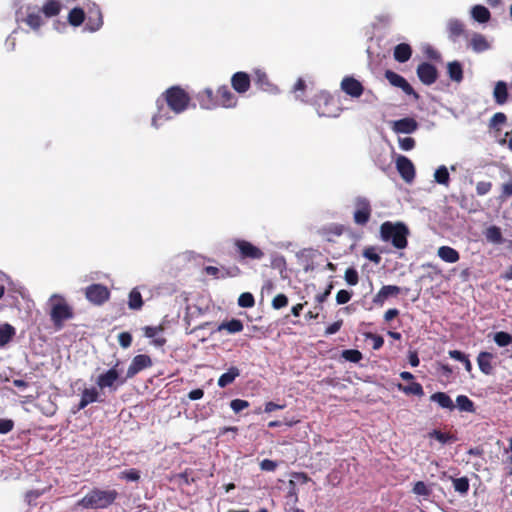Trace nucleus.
<instances>
[{
    "label": "nucleus",
    "instance_id": "5",
    "mask_svg": "<svg viewBox=\"0 0 512 512\" xmlns=\"http://www.w3.org/2000/svg\"><path fill=\"white\" fill-rule=\"evenodd\" d=\"M161 101L175 114H180L189 107L191 97L182 87L172 86L162 94Z\"/></svg>",
    "mask_w": 512,
    "mask_h": 512
},
{
    "label": "nucleus",
    "instance_id": "9",
    "mask_svg": "<svg viewBox=\"0 0 512 512\" xmlns=\"http://www.w3.org/2000/svg\"><path fill=\"white\" fill-rule=\"evenodd\" d=\"M354 206V223L359 226H365L370 221L372 214V207L370 201L365 197H357L355 199Z\"/></svg>",
    "mask_w": 512,
    "mask_h": 512
},
{
    "label": "nucleus",
    "instance_id": "26",
    "mask_svg": "<svg viewBox=\"0 0 512 512\" xmlns=\"http://www.w3.org/2000/svg\"><path fill=\"white\" fill-rule=\"evenodd\" d=\"M447 29H448L449 39L453 42L457 41V39L460 36L465 35V26H464L463 22H461L458 19H451L448 22Z\"/></svg>",
    "mask_w": 512,
    "mask_h": 512
},
{
    "label": "nucleus",
    "instance_id": "25",
    "mask_svg": "<svg viewBox=\"0 0 512 512\" xmlns=\"http://www.w3.org/2000/svg\"><path fill=\"white\" fill-rule=\"evenodd\" d=\"M493 97H494V101L498 105H504L508 101L509 93H508V86H507L506 82H504V81L496 82L494 90H493Z\"/></svg>",
    "mask_w": 512,
    "mask_h": 512
},
{
    "label": "nucleus",
    "instance_id": "15",
    "mask_svg": "<svg viewBox=\"0 0 512 512\" xmlns=\"http://www.w3.org/2000/svg\"><path fill=\"white\" fill-rule=\"evenodd\" d=\"M340 87L345 94L352 98H359L364 92L362 83L353 76H345L340 83Z\"/></svg>",
    "mask_w": 512,
    "mask_h": 512
},
{
    "label": "nucleus",
    "instance_id": "17",
    "mask_svg": "<svg viewBox=\"0 0 512 512\" xmlns=\"http://www.w3.org/2000/svg\"><path fill=\"white\" fill-rule=\"evenodd\" d=\"M401 293V288L396 285H384L381 287V289L375 294V296L372 299V303L375 306H383L385 301L389 297H395Z\"/></svg>",
    "mask_w": 512,
    "mask_h": 512
},
{
    "label": "nucleus",
    "instance_id": "53",
    "mask_svg": "<svg viewBox=\"0 0 512 512\" xmlns=\"http://www.w3.org/2000/svg\"><path fill=\"white\" fill-rule=\"evenodd\" d=\"M119 478L127 481H138L140 479V471L135 468L124 470L120 473Z\"/></svg>",
    "mask_w": 512,
    "mask_h": 512
},
{
    "label": "nucleus",
    "instance_id": "60",
    "mask_svg": "<svg viewBox=\"0 0 512 512\" xmlns=\"http://www.w3.org/2000/svg\"><path fill=\"white\" fill-rule=\"evenodd\" d=\"M249 402L242 399H234L230 402V407L235 413H239L240 411L249 407Z\"/></svg>",
    "mask_w": 512,
    "mask_h": 512
},
{
    "label": "nucleus",
    "instance_id": "45",
    "mask_svg": "<svg viewBox=\"0 0 512 512\" xmlns=\"http://www.w3.org/2000/svg\"><path fill=\"white\" fill-rule=\"evenodd\" d=\"M456 405L460 411H465V412H470V413L475 412L474 402L466 395L457 396Z\"/></svg>",
    "mask_w": 512,
    "mask_h": 512
},
{
    "label": "nucleus",
    "instance_id": "56",
    "mask_svg": "<svg viewBox=\"0 0 512 512\" xmlns=\"http://www.w3.org/2000/svg\"><path fill=\"white\" fill-rule=\"evenodd\" d=\"M366 338L367 339H371L373 344H372V348L373 350H379L383 344H384V339L382 336L378 335V334H374V333H366L365 334Z\"/></svg>",
    "mask_w": 512,
    "mask_h": 512
},
{
    "label": "nucleus",
    "instance_id": "46",
    "mask_svg": "<svg viewBox=\"0 0 512 512\" xmlns=\"http://www.w3.org/2000/svg\"><path fill=\"white\" fill-rule=\"evenodd\" d=\"M453 488L456 492L460 493L461 495H466L469 491L470 484L469 479L466 476L460 477V478H453L451 477Z\"/></svg>",
    "mask_w": 512,
    "mask_h": 512
},
{
    "label": "nucleus",
    "instance_id": "58",
    "mask_svg": "<svg viewBox=\"0 0 512 512\" xmlns=\"http://www.w3.org/2000/svg\"><path fill=\"white\" fill-rule=\"evenodd\" d=\"M363 256L375 264H379L381 262L380 255L376 253L373 247H368L364 249Z\"/></svg>",
    "mask_w": 512,
    "mask_h": 512
},
{
    "label": "nucleus",
    "instance_id": "8",
    "mask_svg": "<svg viewBox=\"0 0 512 512\" xmlns=\"http://www.w3.org/2000/svg\"><path fill=\"white\" fill-rule=\"evenodd\" d=\"M17 22L24 23L33 31H38L43 24L41 12L36 6H27L17 12Z\"/></svg>",
    "mask_w": 512,
    "mask_h": 512
},
{
    "label": "nucleus",
    "instance_id": "42",
    "mask_svg": "<svg viewBox=\"0 0 512 512\" xmlns=\"http://www.w3.org/2000/svg\"><path fill=\"white\" fill-rule=\"evenodd\" d=\"M484 234L488 242L501 244L504 241L502 231L498 226L492 225L488 227Z\"/></svg>",
    "mask_w": 512,
    "mask_h": 512
},
{
    "label": "nucleus",
    "instance_id": "33",
    "mask_svg": "<svg viewBox=\"0 0 512 512\" xmlns=\"http://www.w3.org/2000/svg\"><path fill=\"white\" fill-rule=\"evenodd\" d=\"M254 83L259 89L267 92H271L275 88L273 84L269 81L267 74L261 70L255 71Z\"/></svg>",
    "mask_w": 512,
    "mask_h": 512
},
{
    "label": "nucleus",
    "instance_id": "38",
    "mask_svg": "<svg viewBox=\"0 0 512 512\" xmlns=\"http://www.w3.org/2000/svg\"><path fill=\"white\" fill-rule=\"evenodd\" d=\"M240 375V370L235 367V366H232L228 369L227 372L223 373L219 379H218V386L221 387V388H224L228 385H230L231 383L234 382V380Z\"/></svg>",
    "mask_w": 512,
    "mask_h": 512
},
{
    "label": "nucleus",
    "instance_id": "19",
    "mask_svg": "<svg viewBox=\"0 0 512 512\" xmlns=\"http://www.w3.org/2000/svg\"><path fill=\"white\" fill-rule=\"evenodd\" d=\"M251 85V79L246 72H236L231 77V86L239 94L246 93Z\"/></svg>",
    "mask_w": 512,
    "mask_h": 512
},
{
    "label": "nucleus",
    "instance_id": "41",
    "mask_svg": "<svg viewBox=\"0 0 512 512\" xmlns=\"http://www.w3.org/2000/svg\"><path fill=\"white\" fill-rule=\"evenodd\" d=\"M143 304L144 302L140 291L137 288H133L128 296V307L131 310H140Z\"/></svg>",
    "mask_w": 512,
    "mask_h": 512
},
{
    "label": "nucleus",
    "instance_id": "2",
    "mask_svg": "<svg viewBox=\"0 0 512 512\" xmlns=\"http://www.w3.org/2000/svg\"><path fill=\"white\" fill-rule=\"evenodd\" d=\"M313 105L320 117L336 118L343 111L340 97L328 91L318 92L314 96Z\"/></svg>",
    "mask_w": 512,
    "mask_h": 512
},
{
    "label": "nucleus",
    "instance_id": "34",
    "mask_svg": "<svg viewBox=\"0 0 512 512\" xmlns=\"http://www.w3.org/2000/svg\"><path fill=\"white\" fill-rule=\"evenodd\" d=\"M67 19L71 26L79 27L86 20V11L83 8L75 7L70 10Z\"/></svg>",
    "mask_w": 512,
    "mask_h": 512
},
{
    "label": "nucleus",
    "instance_id": "1",
    "mask_svg": "<svg viewBox=\"0 0 512 512\" xmlns=\"http://www.w3.org/2000/svg\"><path fill=\"white\" fill-rule=\"evenodd\" d=\"M118 498V492L115 489L101 490L93 488L77 503L84 509H105L112 505Z\"/></svg>",
    "mask_w": 512,
    "mask_h": 512
},
{
    "label": "nucleus",
    "instance_id": "28",
    "mask_svg": "<svg viewBox=\"0 0 512 512\" xmlns=\"http://www.w3.org/2000/svg\"><path fill=\"white\" fill-rule=\"evenodd\" d=\"M158 111L152 117V126L158 129L164 121L170 120L169 112L164 108V103L159 98L157 100Z\"/></svg>",
    "mask_w": 512,
    "mask_h": 512
},
{
    "label": "nucleus",
    "instance_id": "20",
    "mask_svg": "<svg viewBox=\"0 0 512 512\" xmlns=\"http://www.w3.org/2000/svg\"><path fill=\"white\" fill-rule=\"evenodd\" d=\"M418 128L417 121L412 117H405L393 122L392 130L395 133L411 134Z\"/></svg>",
    "mask_w": 512,
    "mask_h": 512
},
{
    "label": "nucleus",
    "instance_id": "30",
    "mask_svg": "<svg viewBox=\"0 0 512 512\" xmlns=\"http://www.w3.org/2000/svg\"><path fill=\"white\" fill-rule=\"evenodd\" d=\"M47 18L55 17L62 10V3L59 0H47L39 9Z\"/></svg>",
    "mask_w": 512,
    "mask_h": 512
},
{
    "label": "nucleus",
    "instance_id": "50",
    "mask_svg": "<svg viewBox=\"0 0 512 512\" xmlns=\"http://www.w3.org/2000/svg\"><path fill=\"white\" fill-rule=\"evenodd\" d=\"M344 279L350 286H355L359 282L358 271L354 267H349L345 270Z\"/></svg>",
    "mask_w": 512,
    "mask_h": 512
},
{
    "label": "nucleus",
    "instance_id": "54",
    "mask_svg": "<svg viewBox=\"0 0 512 512\" xmlns=\"http://www.w3.org/2000/svg\"><path fill=\"white\" fill-rule=\"evenodd\" d=\"M506 121H507L506 115L502 112H497L490 119L489 126H490V128L498 129V126L505 124Z\"/></svg>",
    "mask_w": 512,
    "mask_h": 512
},
{
    "label": "nucleus",
    "instance_id": "47",
    "mask_svg": "<svg viewBox=\"0 0 512 512\" xmlns=\"http://www.w3.org/2000/svg\"><path fill=\"white\" fill-rule=\"evenodd\" d=\"M493 339L499 347H506L512 343V335L505 331L496 332Z\"/></svg>",
    "mask_w": 512,
    "mask_h": 512
},
{
    "label": "nucleus",
    "instance_id": "22",
    "mask_svg": "<svg viewBox=\"0 0 512 512\" xmlns=\"http://www.w3.org/2000/svg\"><path fill=\"white\" fill-rule=\"evenodd\" d=\"M494 359V355L487 351H481L477 356V364L479 366L480 371L485 375H492L494 371V367L492 365V361Z\"/></svg>",
    "mask_w": 512,
    "mask_h": 512
},
{
    "label": "nucleus",
    "instance_id": "13",
    "mask_svg": "<svg viewBox=\"0 0 512 512\" xmlns=\"http://www.w3.org/2000/svg\"><path fill=\"white\" fill-rule=\"evenodd\" d=\"M419 80L427 86L434 84L438 79L437 68L428 62H422L417 66L416 69Z\"/></svg>",
    "mask_w": 512,
    "mask_h": 512
},
{
    "label": "nucleus",
    "instance_id": "40",
    "mask_svg": "<svg viewBox=\"0 0 512 512\" xmlns=\"http://www.w3.org/2000/svg\"><path fill=\"white\" fill-rule=\"evenodd\" d=\"M471 15L473 19L479 23H486L491 17L488 8L483 5H475L471 10Z\"/></svg>",
    "mask_w": 512,
    "mask_h": 512
},
{
    "label": "nucleus",
    "instance_id": "16",
    "mask_svg": "<svg viewBox=\"0 0 512 512\" xmlns=\"http://www.w3.org/2000/svg\"><path fill=\"white\" fill-rule=\"evenodd\" d=\"M396 168L404 181L410 183L415 178V167L406 156L401 155L397 158Z\"/></svg>",
    "mask_w": 512,
    "mask_h": 512
},
{
    "label": "nucleus",
    "instance_id": "11",
    "mask_svg": "<svg viewBox=\"0 0 512 512\" xmlns=\"http://www.w3.org/2000/svg\"><path fill=\"white\" fill-rule=\"evenodd\" d=\"M103 26V15L100 7L95 4H87L85 30L96 32Z\"/></svg>",
    "mask_w": 512,
    "mask_h": 512
},
{
    "label": "nucleus",
    "instance_id": "27",
    "mask_svg": "<svg viewBox=\"0 0 512 512\" xmlns=\"http://www.w3.org/2000/svg\"><path fill=\"white\" fill-rule=\"evenodd\" d=\"M344 232L342 224L332 223L322 227L319 231L320 235L327 241H333V236H340Z\"/></svg>",
    "mask_w": 512,
    "mask_h": 512
},
{
    "label": "nucleus",
    "instance_id": "37",
    "mask_svg": "<svg viewBox=\"0 0 512 512\" xmlns=\"http://www.w3.org/2000/svg\"><path fill=\"white\" fill-rule=\"evenodd\" d=\"M397 389L403 392L406 395H415V396H423L424 390L420 383L412 381L409 385H403L402 383H398L396 385Z\"/></svg>",
    "mask_w": 512,
    "mask_h": 512
},
{
    "label": "nucleus",
    "instance_id": "24",
    "mask_svg": "<svg viewBox=\"0 0 512 512\" xmlns=\"http://www.w3.org/2000/svg\"><path fill=\"white\" fill-rule=\"evenodd\" d=\"M164 331V326H145L143 327L144 336L147 338L153 339L152 343L157 347H162L166 343V339L164 337H156L158 333Z\"/></svg>",
    "mask_w": 512,
    "mask_h": 512
},
{
    "label": "nucleus",
    "instance_id": "10",
    "mask_svg": "<svg viewBox=\"0 0 512 512\" xmlns=\"http://www.w3.org/2000/svg\"><path fill=\"white\" fill-rule=\"evenodd\" d=\"M85 296L94 305H102L110 298L109 289L102 284H91L85 288Z\"/></svg>",
    "mask_w": 512,
    "mask_h": 512
},
{
    "label": "nucleus",
    "instance_id": "57",
    "mask_svg": "<svg viewBox=\"0 0 512 512\" xmlns=\"http://www.w3.org/2000/svg\"><path fill=\"white\" fill-rule=\"evenodd\" d=\"M399 146L404 151L412 150L415 147V139L412 137L398 138Z\"/></svg>",
    "mask_w": 512,
    "mask_h": 512
},
{
    "label": "nucleus",
    "instance_id": "4",
    "mask_svg": "<svg viewBox=\"0 0 512 512\" xmlns=\"http://www.w3.org/2000/svg\"><path fill=\"white\" fill-rule=\"evenodd\" d=\"M50 318L56 330L64 327V322L74 317L73 308L61 295H53L50 298Z\"/></svg>",
    "mask_w": 512,
    "mask_h": 512
},
{
    "label": "nucleus",
    "instance_id": "36",
    "mask_svg": "<svg viewBox=\"0 0 512 512\" xmlns=\"http://www.w3.org/2000/svg\"><path fill=\"white\" fill-rule=\"evenodd\" d=\"M432 402H436L440 407L453 410L455 405L448 394L445 392H436L430 396Z\"/></svg>",
    "mask_w": 512,
    "mask_h": 512
},
{
    "label": "nucleus",
    "instance_id": "35",
    "mask_svg": "<svg viewBox=\"0 0 512 512\" xmlns=\"http://www.w3.org/2000/svg\"><path fill=\"white\" fill-rule=\"evenodd\" d=\"M447 72L449 78L456 83H460L464 78L462 64L459 61L449 62Z\"/></svg>",
    "mask_w": 512,
    "mask_h": 512
},
{
    "label": "nucleus",
    "instance_id": "62",
    "mask_svg": "<svg viewBox=\"0 0 512 512\" xmlns=\"http://www.w3.org/2000/svg\"><path fill=\"white\" fill-rule=\"evenodd\" d=\"M492 188V183L489 181H480L476 185V193L479 196L486 195L490 192Z\"/></svg>",
    "mask_w": 512,
    "mask_h": 512
},
{
    "label": "nucleus",
    "instance_id": "51",
    "mask_svg": "<svg viewBox=\"0 0 512 512\" xmlns=\"http://www.w3.org/2000/svg\"><path fill=\"white\" fill-rule=\"evenodd\" d=\"M238 305L242 308H251L255 305L254 296L250 292L242 293L238 298Z\"/></svg>",
    "mask_w": 512,
    "mask_h": 512
},
{
    "label": "nucleus",
    "instance_id": "14",
    "mask_svg": "<svg viewBox=\"0 0 512 512\" xmlns=\"http://www.w3.org/2000/svg\"><path fill=\"white\" fill-rule=\"evenodd\" d=\"M152 365H153V362H152V359L150 356H148L146 354L136 355L132 359V361L127 369L126 378L127 379L133 378L139 372H141L144 369L150 368Z\"/></svg>",
    "mask_w": 512,
    "mask_h": 512
},
{
    "label": "nucleus",
    "instance_id": "59",
    "mask_svg": "<svg viewBox=\"0 0 512 512\" xmlns=\"http://www.w3.org/2000/svg\"><path fill=\"white\" fill-rule=\"evenodd\" d=\"M286 498L291 500L294 504L298 502L296 483L293 480H289L288 482V492Z\"/></svg>",
    "mask_w": 512,
    "mask_h": 512
},
{
    "label": "nucleus",
    "instance_id": "52",
    "mask_svg": "<svg viewBox=\"0 0 512 512\" xmlns=\"http://www.w3.org/2000/svg\"><path fill=\"white\" fill-rule=\"evenodd\" d=\"M342 357L347 361L358 363L362 359V353L356 349H347L342 352Z\"/></svg>",
    "mask_w": 512,
    "mask_h": 512
},
{
    "label": "nucleus",
    "instance_id": "12",
    "mask_svg": "<svg viewBox=\"0 0 512 512\" xmlns=\"http://www.w3.org/2000/svg\"><path fill=\"white\" fill-rule=\"evenodd\" d=\"M384 76L390 85L400 88L406 95L413 96L415 100L419 99V94L403 76L392 70H386Z\"/></svg>",
    "mask_w": 512,
    "mask_h": 512
},
{
    "label": "nucleus",
    "instance_id": "64",
    "mask_svg": "<svg viewBox=\"0 0 512 512\" xmlns=\"http://www.w3.org/2000/svg\"><path fill=\"white\" fill-rule=\"evenodd\" d=\"M512 196V182L504 183L501 187V194L499 196L501 201H505Z\"/></svg>",
    "mask_w": 512,
    "mask_h": 512
},
{
    "label": "nucleus",
    "instance_id": "18",
    "mask_svg": "<svg viewBox=\"0 0 512 512\" xmlns=\"http://www.w3.org/2000/svg\"><path fill=\"white\" fill-rule=\"evenodd\" d=\"M196 98L200 107L203 109H214L218 107L217 91L214 93L211 88L200 91Z\"/></svg>",
    "mask_w": 512,
    "mask_h": 512
},
{
    "label": "nucleus",
    "instance_id": "3",
    "mask_svg": "<svg viewBox=\"0 0 512 512\" xmlns=\"http://www.w3.org/2000/svg\"><path fill=\"white\" fill-rule=\"evenodd\" d=\"M381 238L384 241H391L397 249H405L408 245L407 237L409 235L408 227L402 222L392 223L386 221L380 226Z\"/></svg>",
    "mask_w": 512,
    "mask_h": 512
},
{
    "label": "nucleus",
    "instance_id": "21",
    "mask_svg": "<svg viewBox=\"0 0 512 512\" xmlns=\"http://www.w3.org/2000/svg\"><path fill=\"white\" fill-rule=\"evenodd\" d=\"M218 106L224 108H232L237 104V97L230 91L226 85L220 86L217 89Z\"/></svg>",
    "mask_w": 512,
    "mask_h": 512
},
{
    "label": "nucleus",
    "instance_id": "7",
    "mask_svg": "<svg viewBox=\"0 0 512 512\" xmlns=\"http://www.w3.org/2000/svg\"><path fill=\"white\" fill-rule=\"evenodd\" d=\"M233 245L241 261L261 260L265 255L259 247L244 239H234Z\"/></svg>",
    "mask_w": 512,
    "mask_h": 512
},
{
    "label": "nucleus",
    "instance_id": "61",
    "mask_svg": "<svg viewBox=\"0 0 512 512\" xmlns=\"http://www.w3.org/2000/svg\"><path fill=\"white\" fill-rule=\"evenodd\" d=\"M352 297V293L348 290L342 289L339 290L336 294V302L339 305L346 304L350 301Z\"/></svg>",
    "mask_w": 512,
    "mask_h": 512
},
{
    "label": "nucleus",
    "instance_id": "63",
    "mask_svg": "<svg viewBox=\"0 0 512 512\" xmlns=\"http://www.w3.org/2000/svg\"><path fill=\"white\" fill-rule=\"evenodd\" d=\"M14 425L13 420L0 418V434H8L14 429Z\"/></svg>",
    "mask_w": 512,
    "mask_h": 512
},
{
    "label": "nucleus",
    "instance_id": "44",
    "mask_svg": "<svg viewBox=\"0 0 512 512\" xmlns=\"http://www.w3.org/2000/svg\"><path fill=\"white\" fill-rule=\"evenodd\" d=\"M430 438H434L442 444L454 443L457 441V437L449 432H442L440 430H433L429 433Z\"/></svg>",
    "mask_w": 512,
    "mask_h": 512
},
{
    "label": "nucleus",
    "instance_id": "29",
    "mask_svg": "<svg viewBox=\"0 0 512 512\" xmlns=\"http://www.w3.org/2000/svg\"><path fill=\"white\" fill-rule=\"evenodd\" d=\"M393 56L396 61L405 63L412 56V48L407 43H400L394 48Z\"/></svg>",
    "mask_w": 512,
    "mask_h": 512
},
{
    "label": "nucleus",
    "instance_id": "6",
    "mask_svg": "<svg viewBox=\"0 0 512 512\" xmlns=\"http://www.w3.org/2000/svg\"><path fill=\"white\" fill-rule=\"evenodd\" d=\"M117 366L118 363H116L112 368L98 375L96 379V385L101 391L108 389L110 392H115L119 386L126 382L127 378L120 377Z\"/></svg>",
    "mask_w": 512,
    "mask_h": 512
},
{
    "label": "nucleus",
    "instance_id": "39",
    "mask_svg": "<svg viewBox=\"0 0 512 512\" xmlns=\"http://www.w3.org/2000/svg\"><path fill=\"white\" fill-rule=\"evenodd\" d=\"M16 335L15 328L9 324L4 323L0 325V347L5 346L8 344Z\"/></svg>",
    "mask_w": 512,
    "mask_h": 512
},
{
    "label": "nucleus",
    "instance_id": "32",
    "mask_svg": "<svg viewBox=\"0 0 512 512\" xmlns=\"http://www.w3.org/2000/svg\"><path fill=\"white\" fill-rule=\"evenodd\" d=\"M438 256L447 263H455L459 260V252L450 246H441L438 249Z\"/></svg>",
    "mask_w": 512,
    "mask_h": 512
},
{
    "label": "nucleus",
    "instance_id": "43",
    "mask_svg": "<svg viewBox=\"0 0 512 512\" xmlns=\"http://www.w3.org/2000/svg\"><path fill=\"white\" fill-rule=\"evenodd\" d=\"M244 326L241 320L239 319H231L226 322H222L218 330H226L230 334L238 333L243 330Z\"/></svg>",
    "mask_w": 512,
    "mask_h": 512
},
{
    "label": "nucleus",
    "instance_id": "23",
    "mask_svg": "<svg viewBox=\"0 0 512 512\" xmlns=\"http://www.w3.org/2000/svg\"><path fill=\"white\" fill-rule=\"evenodd\" d=\"M99 400V392L97 388L91 387V388H85L82 391L81 399L78 403V410H82L85 407H87L89 404L98 402Z\"/></svg>",
    "mask_w": 512,
    "mask_h": 512
},
{
    "label": "nucleus",
    "instance_id": "55",
    "mask_svg": "<svg viewBox=\"0 0 512 512\" xmlns=\"http://www.w3.org/2000/svg\"><path fill=\"white\" fill-rule=\"evenodd\" d=\"M288 305V297L285 294H277L272 300V307L276 310L284 308Z\"/></svg>",
    "mask_w": 512,
    "mask_h": 512
},
{
    "label": "nucleus",
    "instance_id": "48",
    "mask_svg": "<svg viewBox=\"0 0 512 512\" xmlns=\"http://www.w3.org/2000/svg\"><path fill=\"white\" fill-rule=\"evenodd\" d=\"M434 178L437 183L448 186L450 181V175L447 168L444 165L440 166L435 171Z\"/></svg>",
    "mask_w": 512,
    "mask_h": 512
},
{
    "label": "nucleus",
    "instance_id": "49",
    "mask_svg": "<svg viewBox=\"0 0 512 512\" xmlns=\"http://www.w3.org/2000/svg\"><path fill=\"white\" fill-rule=\"evenodd\" d=\"M412 492L419 496L429 497L432 493V490L425 482L417 481L412 488Z\"/></svg>",
    "mask_w": 512,
    "mask_h": 512
},
{
    "label": "nucleus",
    "instance_id": "31",
    "mask_svg": "<svg viewBox=\"0 0 512 512\" xmlns=\"http://www.w3.org/2000/svg\"><path fill=\"white\" fill-rule=\"evenodd\" d=\"M470 47L476 53H481L490 48V44L487 39L479 33H474L469 42Z\"/></svg>",
    "mask_w": 512,
    "mask_h": 512
}]
</instances>
